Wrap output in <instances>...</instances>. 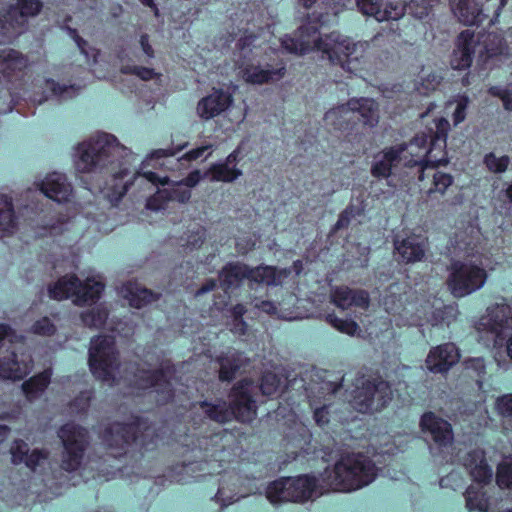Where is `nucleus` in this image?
Here are the masks:
<instances>
[{"label": "nucleus", "mask_w": 512, "mask_h": 512, "mask_svg": "<svg viewBox=\"0 0 512 512\" xmlns=\"http://www.w3.org/2000/svg\"><path fill=\"white\" fill-rule=\"evenodd\" d=\"M44 92L49 93V96L45 97L46 100L54 98L57 101H64L75 97L79 88L74 85H60L54 80L48 79L45 81Z\"/></svg>", "instance_id": "nucleus-38"}, {"label": "nucleus", "mask_w": 512, "mask_h": 512, "mask_svg": "<svg viewBox=\"0 0 512 512\" xmlns=\"http://www.w3.org/2000/svg\"><path fill=\"white\" fill-rule=\"evenodd\" d=\"M52 370L46 369L43 372L31 377L22 384V390L28 401L38 399L50 383Z\"/></svg>", "instance_id": "nucleus-35"}, {"label": "nucleus", "mask_w": 512, "mask_h": 512, "mask_svg": "<svg viewBox=\"0 0 512 512\" xmlns=\"http://www.w3.org/2000/svg\"><path fill=\"white\" fill-rule=\"evenodd\" d=\"M108 318V312L103 307H95L81 313V320L85 326L99 328Z\"/></svg>", "instance_id": "nucleus-46"}, {"label": "nucleus", "mask_w": 512, "mask_h": 512, "mask_svg": "<svg viewBox=\"0 0 512 512\" xmlns=\"http://www.w3.org/2000/svg\"><path fill=\"white\" fill-rule=\"evenodd\" d=\"M257 387L249 381L236 383L229 395V404L225 401L200 403L202 413L218 423H226L236 419L242 423H249L256 418Z\"/></svg>", "instance_id": "nucleus-4"}, {"label": "nucleus", "mask_w": 512, "mask_h": 512, "mask_svg": "<svg viewBox=\"0 0 512 512\" xmlns=\"http://www.w3.org/2000/svg\"><path fill=\"white\" fill-rule=\"evenodd\" d=\"M238 151L235 150L228 155L224 162L212 165L205 175H210L211 181L232 182L236 180L242 172L236 168Z\"/></svg>", "instance_id": "nucleus-30"}, {"label": "nucleus", "mask_w": 512, "mask_h": 512, "mask_svg": "<svg viewBox=\"0 0 512 512\" xmlns=\"http://www.w3.org/2000/svg\"><path fill=\"white\" fill-rule=\"evenodd\" d=\"M32 331L38 335L50 336L54 334L56 327L48 317H43L34 323Z\"/></svg>", "instance_id": "nucleus-59"}, {"label": "nucleus", "mask_w": 512, "mask_h": 512, "mask_svg": "<svg viewBox=\"0 0 512 512\" xmlns=\"http://www.w3.org/2000/svg\"><path fill=\"white\" fill-rule=\"evenodd\" d=\"M58 437L64 448L61 456V469L66 472L79 470L83 463L85 450L89 445L87 430L71 422L58 430Z\"/></svg>", "instance_id": "nucleus-13"}, {"label": "nucleus", "mask_w": 512, "mask_h": 512, "mask_svg": "<svg viewBox=\"0 0 512 512\" xmlns=\"http://www.w3.org/2000/svg\"><path fill=\"white\" fill-rule=\"evenodd\" d=\"M446 285L455 298H463L480 290L488 279L481 262L452 260L447 268Z\"/></svg>", "instance_id": "nucleus-7"}, {"label": "nucleus", "mask_w": 512, "mask_h": 512, "mask_svg": "<svg viewBox=\"0 0 512 512\" xmlns=\"http://www.w3.org/2000/svg\"><path fill=\"white\" fill-rule=\"evenodd\" d=\"M435 132L433 135L430 136V144L429 148H426V136L423 137H415L414 141L418 146H423L425 149V155L423 158L419 160H415L414 163L419 165L421 167V173L419 175V180H424V172L428 168H436L441 164H446L447 160L446 158H441L438 160H432V153L436 147H439L440 150H443L446 147V140L448 136V132L450 130V123L445 118H439L435 122Z\"/></svg>", "instance_id": "nucleus-14"}, {"label": "nucleus", "mask_w": 512, "mask_h": 512, "mask_svg": "<svg viewBox=\"0 0 512 512\" xmlns=\"http://www.w3.org/2000/svg\"><path fill=\"white\" fill-rule=\"evenodd\" d=\"M328 322L339 332L353 336L359 329V325L352 319H342L335 314L327 316Z\"/></svg>", "instance_id": "nucleus-49"}, {"label": "nucleus", "mask_w": 512, "mask_h": 512, "mask_svg": "<svg viewBox=\"0 0 512 512\" xmlns=\"http://www.w3.org/2000/svg\"><path fill=\"white\" fill-rule=\"evenodd\" d=\"M320 20L309 21L299 27L294 37H290V54L305 55L309 52H321L332 64L353 72L358 62L357 44L338 31L321 35Z\"/></svg>", "instance_id": "nucleus-2"}, {"label": "nucleus", "mask_w": 512, "mask_h": 512, "mask_svg": "<svg viewBox=\"0 0 512 512\" xmlns=\"http://www.w3.org/2000/svg\"><path fill=\"white\" fill-rule=\"evenodd\" d=\"M78 48L81 53L86 57L88 62L96 63L97 57L99 55V50L88 45L87 41L84 39H79Z\"/></svg>", "instance_id": "nucleus-62"}, {"label": "nucleus", "mask_w": 512, "mask_h": 512, "mask_svg": "<svg viewBox=\"0 0 512 512\" xmlns=\"http://www.w3.org/2000/svg\"><path fill=\"white\" fill-rule=\"evenodd\" d=\"M167 371H142L138 376V387L140 389L154 388L159 395L158 402H167L173 396L172 386Z\"/></svg>", "instance_id": "nucleus-20"}, {"label": "nucleus", "mask_w": 512, "mask_h": 512, "mask_svg": "<svg viewBox=\"0 0 512 512\" xmlns=\"http://www.w3.org/2000/svg\"><path fill=\"white\" fill-rule=\"evenodd\" d=\"M237 481L238 478L235 475L223 477L220 481L215 498L218 502L222 503L223 506H227L238 500V498H235V489L232 488V486H235Z\"/></svg>", "instance_id": "nucleus-41"}, {"label": "nucleus", "mask_w": 512, "mask_h": 512, "mask_svg": "<svg viewBox=\"0 0 512 512\" xmlns=\"http://www.w3.org/2000/svg\"><path fill=\"white\" fill-rule=\"evenodd\" d=\"M245 278H249V268L240 263L227 264L219 273L220 285L225 290L237 288Z\"/></svg>", "instance_id": "nucleus-33"}, {"label": "nucleus", "mask_w": 512, "mask_h": 512, "mask_svg": "<svg viewBox=\"0 0 512 512\" xmlns=\"http://www.w3.org/2000/svg\"><path fill=\"white\" fill-rule=\"evenodd\" d=\"M406 143L384 148L374 155V161L370 173L374 178L387 179L392 175V170L401 161L403 153L407 150Z\"/></svg>", "instance_id": "nucleus-18"}, {"label": "nucleus", "mask_w": 512, "mask_h": 512, "mask_svg": "<svg viewBox=\"0 0 512 512\" xmlns=\"http://www.w3.org/2000/svg\"><path fill=\"white\" fill-rule=\"evenodd\" d=\"M455 16L461 23L466 26H481L486 21L488 26L491 17L484 12V9L479 6L475 0H458L453 7Z\"/></svg>", "instance_id": "nucleus-25"}, {"label": "nucleus", "mask_w": 512, "mask_h": 512, "mask_svg": "<svg viewBox=\"0 0 512 512\" xmlns=\"http://www.w3.org/2000/svg\"><path fill=\"white\" fill-rule=\"evenodd\" d=\"M352 392L350 403L359 413L373 414L385 409L393 399V390L390 382L380 376L363 378Z\"/></svg>", "instance_id": "nucleus-8"}, {"label": "nucleus", "mask_w": 512, "mask_h": 512, "mask_svg": "<svg viewBox=\"0 0 512 512\" xmlns=\"http://www.w3.org/2000/svg\"><path fill=\"white\" fill-rule=\"evenodd\" d=\"M129 72L137 75L139 78H141L144 81L151 80L157 75L153 69L146 68V67H139V66H134L132 68H129Z\"/></svg>", "instance_id": "nucleus-64"}, {"label": "nucleus", "mask_w": 512, "mask_h": 512, "mask_svg": "<svg viewBox=\"0 0 512 512\" xmlns=\"http://www.w3.org/2000/svg\"><path fill=\"white\" fill-rule=\"evenodd\" d=\"M126 297L131 306L140 309L154 302L158 298V295L144 287L130 284L127 288Z\"/></svg>", "instance_id": "nucleus-39"}, {"label": "nucleus", "mask_w": 512, "mask_h": 512, "mask_svg": "<svg viewBox=\"0 0 512 512\" xmlns=\"http://www.w3.org/2000/svg\"><path fill=\"white\" fill-rule=\"evenodd\" d=\"M41 192L48 198L58 202H66L72 194V185L63 173L48 174L39 184Z\"/></svg>", "instance_id": "nucleus-22"}, {"label": "nucleus", "mask_w": 512, "mask_h": 512, "mask_svg": "<svg viewBox=\"0 0 512 512\" xmlns=\"http://www.w3.org/2000/svg\"><path fill=\"white\" fill-rule=\"evenodd\" d=\"M458 310L453 305H443L435 308L431 314V324L433 326H450L456 320Z\"/></svg>", "instance_id": "nucleus-44"}, {"label": "nucleus", "mask_w": 512, "mask_h": 512, "mask_svg": "<svg viewBox=\"0 0 512 512\" xmlns=\"http://www.w3.org/2000/svg\"><path fill=\"white\" fill-rule=\"evenodd\" d=\"M249 281L265 285H277L279 283L276 270L272 266H258L249 269Z\"/></svg>", "instance_id": "nucleus-42"}, {"label": "nucleus", "mask_w": 512, "mask_h": 512, "mask_svg": "<svg viewBox=\"0 0 512 512\" xmlns=\"http://www.w3.org/2000/svg\"><path fill=\"white\" fill-rule=\"evenodd\" d=\"M232 97L221 89H213L212 93L202 98L197 104V115L203 120H210L230 107Z\"/></svg>", "instance_id": "nucleus-21"}, {"label": "nucleus", "mask_w": 512, "mask_h": 512, "mask_svg": "<svg viewBox=\"0 0 512 512\" xmlns=\"http://www.w3.org/2000/svg\"><path fill=\"white\" fill-rule=\"evenodd\" d=\"M103 290L104 284L101 280L87 277L84 281H81L75 275H65L54 285L49 286L48 293L52 299L72 298L75 305L85 306L96 303L100 299Z\"/></svg>", "instance_id": "nucleus-10"}, {"label": "nucleus", "mask_w": 512, "mask_h": 512, "mask_svg": "<svg viewBox=\"0 0 512 512\" xmlns=\"http://www.w3.org/2000/svg\"><path fill=\"white\" fill-rule=\"evenodd\" d=\"M474 33L465 30L457 38V46L454 49L450 64L454 70H465L470 68L474 57Z\"/></svg>", "instance_id": "nucleus-23"}, {"label": "nucleus", "mask_w": 512, "mask_h": 512, "mask_svg": "<svg viewBox=\"0 0 512 512\" xmlns=\"http://www.w3.org/2000/svg\"><path fill=\"white\" fill-rule=\"evenodd\" d=\"M212 148H213L212 144L202 145L200 147H197V148L192 149L191 151L187 152L180 159L186 160V161L197 160V159L201 158L204 155V153L207 151H209V153H208V155H209Z\"/></svg>", "instance_id": "nucleus-63"}, {"label": "nucleus", "mask_w": 512, "mask_h": 512, "mask_svg": "<svg viewBox=\"0 0 512 512\" xmlns=\"http://www.w3.org/2000/svg\"><path fill=\"white\" fill-rule=\"evenodd\" d=\"M48 458V452L46 450L33 449L30 451L24 464L32 470L42 465Z\"/></svg>", "instance_id": "nucleus-58"}, {"label": "nucleus", "mask_w": 512, "mask_h": 512, "mask_svg": "<svg viewBox=\"0 0 512 512\" xmlns=\"http://www.w3.org/2000/svg\"><path fill=\"white\" fill-rule=\"evenodd\" d=\"M496 483L501 489H512V457L498 464Z\"/></svg>", "instance_id": "nucleus-48"}, {"label": "nucleus", "mask_w": 512, "mask_h": 512, "mask_svg": "<svg viewBox=\"0 0 512 512\" xmlns=\"http://www.w3.org/2000/svg\"><path fill=\"white\" fill-rule=\"evenodd\" d=\"M460 349L453 342L432 347L426 357V368L434 374H446L460 360Z\"/></svg>", "instance_id": "nucleus-15"}, {"label": "nucleus", "mask_w": 512, "mask_h": 512, "mask_svg": "<svg viewBox=\"0 0 512 512\" xmlns=\"http://www.w3.org/2000/svg\"><path fill=\"white\" fill-rule=\"evenodd\" d=\"M466 507L469 511L487 512L489 499L483 488L474 485L468 486L465 493Z\"/></svg>", "instance_id": "nucleus-37"}, {"label": "nucleus", "mask_w": 512, "mask_h": 512, "mask_svg": "<svg viewBox=\"0 0 512 512\" xmlns=\"http://www.w3.org/2000/svg\"><path fill=\"white\" fill-rule=\"evenodd\" d=\"M242 381H249L253 384L254 387H257V395H255L256 404L259 402V396H271L273 395L278 387L279 380L277 376L272 372L264 373L260 383H255L253 380L245 378Z\"/></svg>", "instance_id": "nucleus-40"}, {"label": "nucleus", "mask_w": 512, "mask_h": 512, "mask_svg": "<svg viewBox=\"0 0 512 512\" xmlns=\"http://www.w3.org/2000/svg\"><path fill=\"white\" fill-rule=\"evenodd\" d=\"M420 429L423 433H429L433 442L439 448H447L452 445L454 433L452 425L445 419L437 416L432 411L421 415Z\"/></svg>", "instance_id": "nucleus-16"}, {"label": "nucleus", "mask_w": 512, "mask_h": 512, "mask_svg": "<svg viewBox=\"0 0 512 512\" xmlns=\"http://www.w3.org/2000/svg\"><path fill=\"white\" fill-rule=\"evenodd\" d=\"M89 366L93 375L103 382L113 384L116 381L120 375V362L113 337L98 336L92 339Z\"/></svg>", "instance_id": "nucleus-11"}, {"label": "nucleus", "mask_w": 512, "mask_h": 512, "mask_svg": "<svg viewBox=\"0 0 512 512\" xmlns=\"http://www.w3.org/2000/svg\"><path fill=\"white\" fill-rule=\"evenodd\" d=\"M206 239V229L198 224L189 228L182 238V246L189 250L198 249L202 246Z\"/></svg>", "instance_id": "nucleus-45"}, {"label": "nucleus", "mask_w": 512, "mask_h": 512, "mask_svg": "<svg viewBox=\"0 0 512 512\" xmlns=\"http://www.w3.org/2000/svg\"><path fill=\"white\" fill-rule=\"evenodd\" d=\"M331 491L328 486L312 475L290 476V503L305 502Z\"/></svg>", "instance_id": "nucleus-17"}, {"label": "nucleus", "mask_w": 512, "mask_h": 512, "mask_svg": "<svg viewBox=\"0 0 512 512\" xmlns=\"http://www.w3.org/2000/svg\"><path fill=\"white\" fill-rule=\"evenodd\" d=\"M320 477L331 491L350 492L370 484L376 477V466L363 453H344Z\"/></svg>", "instance_id": "nucleus-3"}, {"label": "nucleus", "mask_w": 512, "mask_h": 512, "mask_svg": "<svg viewBox=\"0 0 512 512\" xmlns=\"http://www.w3.org/2000/svg\"><path fill=\"white\" fill-rule=\"evenodd\" d=\"M17 229V218L11 199L0 195V237L13 234Z\"/></svg>", "instance_id": "nucleus-36"}, {"label": "nucleus", "mask_w": 512, "mask_h": 512, "mask_svg": "<svg viewBox=\"0 0 512 512\" xmlns=\"http://www.w3.org/2000/svg\"><path fill=\"white\" fill-rule=\"evenodd\" d=\"M33 369V360L28 352L17 354L11 352L9 355L0 357V378L8 380H20L28 375Z\"/></svg>", "instance_id": "nucleus-19"}, {"label": "nucleus", "mask_w": 512, "mask_h": 512, "mask_svg": "<svg viewBox=\"0 0 512 512\" xmlns=\"http://www.w3.org/2000/svg\"><path fill=\"white\" fill-rule=\"evenodd\" d=\"M488 329L501 337L504 330L512 329V307L506 303L495 304L487 309Z\"/></svg>", "instance_id": "nucleus-27"}, {"label": "nucleus", "mask_w": 512, "mask_h": 512, "mask_svg": "<svg viewBox=\"0 0 512 512\" xmlns=\"http://www.w3.org/2000/svg\"><path fill=\"white\" fill-rule=\"evenodd\" d=\"M219 379L221 381H231L236 372L245 365L246 358L239 352H230L218 357Z\"/></svg>", "instance_id": "nucleus-34"}, {"label": "nucleus", "mask_w": 512, "mask_h": 512, "mask_svg": "<svg viewBox=\"0 0 512 512\" xmlns=\"http://www.w3.org/2000/svg\"><path fill=\"white\" fill-rule=\"evenodd\" d=\"M494 409L501 418H512V393L498 396L494 403Z\"/></svg>", "instance_id": "nucleus-53"}, {"label": "nucleus", "mask_w": 512, "mask_h": 512, "mask_svg": "<svg viewBox=\"0 0 512 512\" xmlns=\"http://www.w3.org/2000/svg\"><path fill=\"white\" fill-rule=\"evenodd\" d=\"M187 146V143L178 146L177 148H168V149H157L154 150L145 161H143L142 166L139 171L133 176V180L136 181L139 178H144L148 182L155 185H163L167 186L159 193L162 197L167 198L168 200L178 201L180 203L187 202L191 197V191L185 184L181 181H170L168 177H159L152 171H146L145 168L149 164V162L153 159H159L163 157H169L176 155L179 151L183 150Z\"/></svg>", "instance_id": "nucleus-12"}, {"label": "nucleus", "mask_w": 512, "mask_h": 512, "mask_svg": "<svg viewBox=\"0 0 512 512\" xmlns=\"http://www.w3.org/2000/svg\"><path fill=\"white\" fill-rule=\"evenodd\" d=\"M465 466L469 470L474 482L483 485L491 482L493 472L487 463L484 452L478 450L469 451L465 457Z\"/></svg>", "instance_id": "nucleus-26"}, {"label": "nucleus", "mask_w": 512, "mask_h": 512, "mask_svg": "<svg viewBox=\"0 0 512 512\" xmlns=\"http://www.w3.org/2000/svg\"><path fill=\"white\" fill-rule=\"evenodd\" d=\"M287 478L272 482L266 491L267 499L274 505L285 503L288 500Z\"/></svg>", "instance_id": "nucleus-43"}, {"label": "nucleus", "mask_w": 512, "mask_h": 512, "mask_svg": "<svg viewBox=\"0 0 512 512\" xmlns=\"http://www.w3.org/2000/svg\"><path fill=\"white\" fill-rule=\"evenodd\" d=\"M488 94L500 98L502 100L504 109L512 111V83L507 88L500 86H491L488 88Z\"/></svg>", "instance_id": "nucleus-54"}, {"label": "nucleus", "mask_w": 512, "mask_h": 512, "mask_svg": "<svg viewBox=\"0 0 512 512\" xmlns=\"http://www.w3.org/2000/svg\"><path fill=\"white\" fill-rule=\"evenodd\" d=\"M332 303L342 309L350 307L367 308L370 303V297L367 291L363 289H352L347 286L336 287L331 293Z\"/></svg>", "instance_id": "nucleus-24"}, {"label": "nucleus", "mask_w": 512, "mask_h": 512, "mask_svg": "<svg viewBox=\"0 0 512 512\" xmlns=\"http://www.w3.org/2000/svg\"><path fill=\"white\" fill-rule=\"evenodd\" d=\"M10 451L15 464L24 463L30 453L28 444L22 440H15Z\"/></svg>", "instance_id": "nucleus-55"}, {"label": "nucleus", "mask_w": 512, "mask_h": 512, "mask_svg": "<svg viewBox=\"0 0 512 512\" xmlns=\"http://www.w3.org/2000/svg\"><path fill=\"white\" fill-rule=\"evenodd\" d=\"M441 0H395L389 1L385 5L382 0H356L359 11L367 16L374 17L377 21L398 20L405 13L423 20L428 17L433 8Z\"/></svg>", "instance_id": "nucleus-5"}, {"label": "nucleus", "mask_w": 512, "mask_h": 512, "mask_svg": "<svg viewBox=\"0 0 512 512\" xmlns=\"http://www.w3.org/2000/svg\"><path fill=\"white\" fill-rule=\"evenodd\" d=\"M135 437L133 425L114 423L105 431L104 442L109 448L122 451L135 440Z\"/></svg>", "instance_id": "nucleus-28"}, {"label": "nucleus", "mask_w": 512, "mask_h": 512, "mask_svg": "<svg viewBox=\"0 0 512 512\" xmlns=\"http://www.w3.org/2000/svg\"><path fill=\"white\" fill-rule=\"evenodd\" d=\"M355 217V211L352 206L345 208L339 215L338 220L334 224L333 231H338L347 228L352 218Z\"/></svg>", "instance_id": "nucleus-60"}, {"label": "nucleus", "mask_w": 512, "mask_h": 512, "mask_svg": "<svg viewBox=\"0 0 512 512\" xmlns=\"http://www.w3.org/2000/svg\"><path fill=\"white\" fill-rule=\"evenodd\" d=\"M465 369L473 372L471 377L476 378V382L479 386L482 385L486 375V363L483 357L469 358L464 362Z\"/></svg>", "instance_id": "nucleus-50"}, {"label": "nucleus", "mask_w": 512, "mask_h": 512, "mask_svg": "<svg viewBox=\"0 0 512 512\" xmlns=\"http://www.w3.org/2000/svg\"><path fill=\"white\" fill-rule=\"evenodd\" d=\"M484 48L490 57L499 56L503 54L506 42L502 36L492 33L484 41Z\"/></svg>", "instance_id": "nucleus-51"}, {"label": "nucleus", "mask_w": 512, "mask_h": 512, "mask_svg": "<svg viewBox=\"0 0 512 512\" xmlns=\"http://www.w3.org/2000/svg\"><path fill=\"white\" fill-rule=\"evenodd\" d=\"M453 182L454 179L451 174L436 171L433 174V187L429 189V194L439 193L443 195Z\"/></svg>", "instance_id": "nucleus-52"}, {"label": "nucleus", "mask_w": 512, "mask_h": 512, "mask_svg": "<svg viewBox=\"0 0 512 512\" xmlns=\"http://www.w3.org/2000/svg\"><path fill=\"white\" fill-rule=\"evenodd\" d=\"M313 418L316 424L320 427H324L330 422V410L329 405H322L314 410Z\"/></svg>", "instance_id": "nucleus-61"}, {"label": "nucleus", "mask_w": 512, "mask_h": 512, "mask_svg": "<svg viewBox=\"0 0 512 512\" xmlns=\"http://www.w3.org/2000/svg\"><path fill=\"white\" fill-rule=\"evenodd\" d=\"M28 66V59L25 55L14 49H5L0 52V71L5 78L22 72Z\"/></svg>", "instance_id": "nucleus-31"}, {"label": "nucleus", "mask_w": 512, "mask_h": 512, "mask_svg": "<svg viewBox=\"0 0 512 512\" xmlns=\"http://www.w3.org/2000/svg\"><path fill=\"white\" fill-rule=\"evenodd\" d=\"M42 9L40 0H17L0 6V41L12 42L25 33L29 20Z\"/></svg>", "instance_id": "nucleus-9"}, {"label": "nucleus", "mask_w": 512, "mask_h": 512, "mask_svg": "<svg viewBox=\"0 0 512 512\" xmlns=\"http://www.w3.org/2000/svg\"><path fill=\"white\" fill-rule=\"evenodd\" d=\"M456 102L457 105L452 115L453 123L455 126L459 125L465 120L469 98L466 95H460Z\"/></svg>", "instance_id": "nucleus-57"}, {"label": "nucleus", "mask_w": 512, "mask_h": 512, "mask_svg": "<svg viewBox=\"0 0 512 512\" xmlns=\"http://www.w3.org/2000/svg\"><path fill=\"white\" fill-rule=\"evenodd\" d=\"M132 158L131 150L106 132H96L78 143L73 155L74 167L79 173L92 176L112 174L113 183L105 190V197L112 205L118 204L133 183L131 180L123 181L129 174L123 166Z\"/></svg>", "instance_id": "nucleus-1"}, {"label": "nucleus", "mask_w": 512, "mask_h": 512, "mask_svg": "<svg viewBox=\"0 0 512 512\" xmlns=\"http://www.w3.org/2000/svg\"><path fill=\"white\" fill-rule=\"evenodd\" d=\"M357 118L364 126L374 128L379 123V104L372 98H351L346 104L330 109L324 122L335 130H352L351 120Z\"/></svg>", "instance_id": "nucleus-6"}, {"label": "nucleus", "mask_w": 512, "mask_h": 512, "mask_svg": "<svg viewBox=\"0 0 512 512\" xmlns=\"http://www.w3.org/2000/svg\"><path fill=\"white\" fill-rule=\"evenodd\" d=\"M285 74V67L274 69L269 65H248L242 69V76L251 84H264L280 80Z\"/></svg>", "instance_id": "nucleus-29"}, {"label": "nucleus", "mask_w": 512, "mask_h": 512, "mask_svg": "<svg viewBox=\"0 0 512 512\" xmlns=\"http://www.w3.org/2000/svg\"><path fill=\"white\" fill-rule=\"evenodd\" d=\"M395 249L406 263L420 262L425 256L424 243L414 235L395 242Z\"/></svg>", "instance_id": "nucleus-32"}, {"label": "nucleus", "mask_w": 512, "mask_h": 512, "mask_svg": "<svg viewBox=\"0 0 512 512\" xmlns=\"http://www.w3.org/2000/svg\"><path fill=\"white\" fill-rule=\"evenodd\" d=\"M92 398V393L90 391L81 392L70 404V409L72 413H82L85 412L89 406Z\"/></svg>", "instance_id": "nucleus-56"}, {"label": "nucleus", "mask_w": 512, "mask_h": 512, "mask_svg": "<svg viewBox=\"0 0 512 512\" xmlns=\"http://www.w3.org/2000/svg\"><path fill=\"white\" fill-rule=\"evenodd\" d=\"M483 163L486 168L492 173H504L510 164V157L503 155L497 157L493 152L485 154Z\"/></svg>", "instance_id": "nucleus-47"}]
</instances>
